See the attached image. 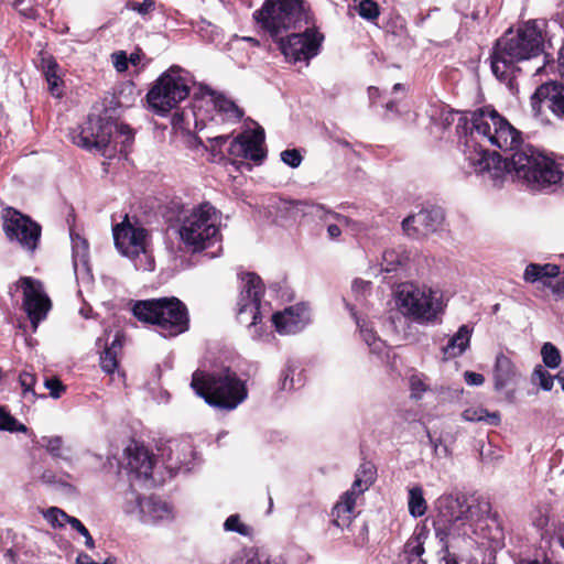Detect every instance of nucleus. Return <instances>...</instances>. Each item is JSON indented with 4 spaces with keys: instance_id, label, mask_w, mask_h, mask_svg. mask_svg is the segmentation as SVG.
Masks as SVG:
<instances>
[{
    "instance_id": "nucleus-9",
    "label": "nucleus",
    "mask_w": 564,
    "mask_h": 564,
    "mask_svg": "<svg viewBox=\"0 0 564 564\" xmlns=\"http://www.w3.org/2000/svg\"><path fill=\"white\" fill-rule=\"evenodd\" d=\"M122 138L123 147L130 145L134 139L133 130L126 123H118L109 118L88 116L86 122L77 133L73 134V142L86 150H105L113 139Z\"/></svg>"
},
{
    "instance_id": "nucleus-23",
    "label": "nucleus",
    "mask_w": 564,
    "mask_h": 564,
    "mask_svg": "<svg viewBox=\"0 0 564 564\" xmlns=\"http://www.w3.org/2000/svg\"><path fill=\"white\" fill-rule=\"evenodd\" d=\"M72 240V260L74 272L77 279L89 278L90 276V268H89V245L86 239H84L78 234L70 232Z\"/></svg>"
},
{
    "instance_id": "nucleus-4",
    "label": "nucleus",
    "mask_w": 564,
    "mask_h": 564,
    "mask_svg": "<svg viewBox=\"0 0 564 564\" xmlns=\"http://www.w3.org/2000/svg\"><path fill=\"white\" fill-rule=\"evenodd\" d=\"M544 39L535 21H528L517 32L509 30L495 44L490 55L492 74L500 82H510L519 69L517 63L543 52Z\"/></svg>"
},
{
    "instance_id": "nucleus-40",
    "label": "nucleus",
    "mask_w": 564,
    "mask_h": 564,
    "mask_svg": "<svg viewBox=\"0 0 564 564\" xmlns=\"http://www.w3.org/2000/svg\"><path fill=\"white\" fill-rule=\"evenodd\" d=\"M541 356L545 367L556 369L560 367L562 357L560 350L552 343H544L541 348Z\"/></svg>"
},
{
    "instance_id": "nucleus-44",
    "label": "nucleus",
    "mask_w": 564,
    "mask_h": 564,
    "mask_svg": "<svg viewBox=\"0 0 564 564\" xmlns=\"http://www.w3.org/2000/svg\"><path fill=\"white\" fill-rule=\"evenodd\" d=\"M296 367L292 362H288L285 368L281 372L280 389L283 391H290L295 388L294 373Z\"/></svg>"
},
{
    "instance_id": "nucleus-15",
    "label": "nucleus",
    "mask_w": 564,
    "mask_h": 564,
    "mask_svg": "<svg viewBox=\"0 0 564 564\" xmlns=\"http://www.w3.org/2000/svg\"><path fill=\"white\" fill-rule=\"evenodd\" d=\"M546 104L552 113L564 121V86L557 83L540 85L531 96V108L535 117L542 115V104Z\"/></svg>"
},
{
    "instance_id": "nucleus-38",
    "label": "nucleus",
    "mask_w": 564,
    "mask_h": 564,
    "mask_svg": "<svg viewBox=\"0 0 564 564\" xmlns=\"http://www.w3.org/2000/svg\"><path fill=\"white\" fill-rule=\"evenodd\" d=\"M554 379H556V376H552L541 365L535 366L533 369V372L531 375V382L533 384H538L544 391L552 390L553 384H554Z\"/></svg>"
},
{
    "instance_id": "nucleus-47",
    "label": "nucleus",
    "mask_w": 564,
    "mask_h": 564,
    "mask_svg": "<svg viewBox=\"0 0 564 564\" xmlns=\"http://www.w3.org/2000/svg\"><path fill=\"white\" fill-rule=\"evenodd\" d=\"M410 389L411 397L413 399H421L423 393L427 390V386L425 384L423 378L419 375H413L410 377Z\"/></svg>"
},
{
    "instance_id": "nucleus-33",
    "label": "nucleus",
    "mask_w": 564,
    "mask_h": 564,
    "mask_svg": "<svg viewBox=\"0 0 564 564\" xmlns=\"http://www.w3.org/2000/svg\"><path fill=\"white\" fill-rule=\"evenodd\" d=\"M408 508L409 513L413 518H420L425 514L427 503L423 495V489L420 485L413 486L409 489Z\"/></svg>"
},
{
    "instance_id": "nucleus-8",
    "label": "nucleus",
    "mask_w": 564,
    "mask_h": 564,
    "mask_svg": "<svg viewBox=\"0 0 564 564\" xmlns=\"http://www.w3.org/2000/svg\"><path fill=\"white\" fill-rule=\"evenodd\" d=\"M219 218L216 208L203 203L186 215L181 223V241L192 252H199L219 240Z\"/></svg>"
},
{
    "instance_id": "nucleus-35",
    "label": "nucleus",
    "mask_w": 564,
    "mask_h": 564,
    "mask_svg": "<svg viewBox=\"0 0 564 564\" xmlns=\"http://www.w3.org/2000/svg\"><path fill=\"white\" fill-rule=\"evenodd\" d=\"M39 444L41 447L45 448L54 459L70 462V459L63 454L64 441L62 436H42Z\"/></svg>"
},
{
    "instance_id": "nucleus-30",
    "label": "nucleus",
    "mask_w": 564,
    "mask_h": 564,
    "mask_svg": "<svg viewBox=\"0 0 564 564\" xmlns=\"http://www.w3.org/2000/svg\"><path fill=\"white\" fill-rule=\"evenodd\" d=\"M560 274V267L557 264L545 263H530L527 265L523 279L525 282L534 283L538 281H543L544 284H547L544 279L556 278Z\"/></svg>"
},
{
    "instance_id": "nucleus-37",
    "label": "nucleus",
    "mask_w": 564,
    "mask_h": 564,
    "mask_svg": "<svg viewBox=\"0 0 564 564\" xmlns=\"http://www.w3.org/2000/svg\"><path fill=\"white\" fill-rule=\"evenodd\" d=\"M43 517L55 529H62L66 523L70 525V520L74 518L57 507L48 508Z\"/></svg>"
},
{
    "instance_id": "nucleus-24",
    "label": "nucleus",
    "mask_w": 564,
    "mask_h": 564,
    "mask_svg": "<svg viewBox=\"0 0 564 564\" xmlns=\"http://www.w3.org/2000/svg\"><path fill=\"white\" fill-rule=\"evenodd\" d=\"M173 519V511L169 503L151 496L143 502V509L139 520L145 524H156Z\"/></svg>"
},
{
    "instance_id": "nucleus-60",
    "label": "nucleus",
    "mask_w": 564,
    "mask_h": 564,
    "mask_svg": "<svg viewBox=\"0 0 564 564\" xmlns=\"http://www.w3.org/2000/svg\"><path fill=\"white\" fill-rule=\"evenodd\" d=\"M532 522L535 528L540 530L544 529L549 523L547 513L542 510H538L536 516L532 518Z\"/></svg>"
},
{
    "instance_id": "nucleus-25",
    "label": "nucleus",
    "mask_w": 564,
    "mask_h": 564,
    "mask_svg": "<svg viewBox=\"0 0 564 564\" xmlns=\"http://www.w3.org/2000/svg\"><path fill=\"white\" fill-rule=\"evenodd\" d=\"M473 328L468 325L459 326L458 330L449 337L447 344L442 348L445 359H453L462 356L470 345Z\"/></svg>"
},
{
    "instance_id": "nucleus-59",
    "label": "nucleus",
    "mask_w": 564,
    "mask_h": 564,
    "mask_svg": "<svg viewBox=\"0 0 564 564\" xmlns=\"http://www.w3.org/2000/svg\"><path fill=\"white\" fill-rule=\"evenodd\" d=\"M552 538L556 540V542L564 550V521H558L553 524V534Z\"/></svg>"
},
{
    "instance_id": "nucleus-31",
    "label": "nucleus",
    "mask_w": 564,
    "mask_h": 564,
    "mask_svg": "<svg viewBox=\"0 0 564 564\" xmlns=\"http://www.w3.org/2000/svg\"><path fill=\"white\" fill-rule=\"evenodd\" d=\"M356 503L349 499H345L341 496L339 501L332 509V523L340 529L348 527L351 522V514L354 512Z\"/></svg>"
},
{
    "instance_id": "nucleus-63",
    "label": "nucleus",
    "mask_w": 564,
    "mask_h": 564,
    "mask_svg": "<svg viewBox=\"0 0 564 564\" xmlns=\"http://www.w3.org/2000/svg\"><path fill=\"white\" fill-rule=\"evenodd\" d=\"M327 236L329 239L335 240L341 236V229L337 224H329L327 226Z\"/></svg>"
},
{
    "instance_id": "nucleus-14",
    "label": "nucleus",
    "mask_w": 564,
    "mask_h": 564,
    "mask_svg": "<svg viewBox=\"0 0 564 564\" xmlns=\"http://www.w3.org/2000/svg\"><path fill=\"white\" fill-rule=\"evenodd\" d=\"M17 289L22 290V306L35 329L51 310V300L45 293L42 282L31 276L20 278Z\"/></svg>"
},
{
    "instance_id": "nucleus-18",
    "label": "nucleus",
    "mask_w": 564,
    "mask_h": 564,
    "mask_svg": "<svg viewBox=\"0 0 564 564\" xmlns=\"http://www.w3.org/2000/svg\"><path fill=\"white\" fill-rule=\"evenodd\" d=\"M292 209L295 213H301L303 216H313L323 221L330 219L336 220L339 225L347 227L355 234H360L367 230L368 226L359 220L351 219L345 215L335 213L328 209L326 206L317 203L306 200H293L291 203Z\"/></svg>"
},
{
    "instance_id": "nucleus-34",
    "label": "nucleus",
    "mask_w": 564,
    "mask_h": 564,
    "mask_svg": "<svg viewBox=\"0 0 564 564\" xmlns=\"http://www.w3.org/2000/svg\"><path fill=\"white\" fill-rule=\"evenodd\" d=\"M145 499L143 496H141L137 490H134L131 486L129 489L123 494V500H122V511L127 516H135L138 519L140 518V514L143 509V502H145Z\"/></svg>"
},
{
    "instance_id": "nucleus-56",
    "label": "nucleus",
    "mask_w": 564,
    "mask_h": 564,
    "mask_svg": "<svg viewBox=\"0 0 564 564\" xmlns=\"http://www.w3.org/2000/svg\"><path fill=\"white\" fill-rule=\"evenodd\" d=\"M356 476L358 478L362 477L366 481V484H373L376 479V471L373 469V466L370 464H362L358 468Z\"/></svg>"
},
{
    "instance_id": "nucleus-2",
    "label": "nucleus",
    "mask_w": 564,
    "mask_h": 564,
    "mask_svg": "<svg viewBox=\"0 0 564 564\" xmlns=\"http://www.w3.org/2000/svg\"><path fill=\"white\" fill-rule=\"evenodd\" d=\"M252 17L289 62H308L319 54L325 36L303 0H265Z\"/></svg>"
},
{
    "instance_id": "nucleus-41",
    "label": "nucleus",
    "mask_w": 564,
    "mask_h": 564,
    "mask_svg": "<svg viewBox=\"0 0 564 564\" xmlns=\"http://www.w3.org/2000/svg\"><path fill=\"white\" fill-rule=\"evenodd\" d=\"M224 530L226 532H235L242 536H250L252 528L241 522L239 514L229 516L224 522Z\"/></svg>"
},
{
    "instance_id": "nucleus-28",
    "label": "nucleus",
    "mask_w": 564,
    "mask_h": 564,
    "mask_svg": "<svg viewBox=\"0 0 564 564\" xmlns=\"http://www.w3.org/2000/svg\"><path fill=\"white\" fill-rule=\"evenodd\" d=\"M347 308L350 311L352 317L356 321V324L359 328V333L364 341L368 345L370 350L373 354H381L384 350V341L381 340L378 336L375 329L369 325L368 322L365 319H360L357 317L356 312L352 306H350L348 303L346 304Z\"/></svg>"
},
{
    "instance_id": "nucleus-1",
    "label": "nucleus",
    "mask_w": 564,
    "mask_h": 564,
    "mask_svg": "<svg viewBox=\"0 0 564 564\" xmlns=\"http://www.w3.org/2000/svg\"><path fill=\"white\" fill-rule=\"evenodd\" d=\"M456 133L464 144L463 152L471 172L487 175L495 187L511 177L532 191H540L563 177L557 164L533 147L518 148L521 133L494 108L459 113Z\"/></svg>"
},
{
    "instance_id": "nucleus-55",
    "label": "nucleus",
    "mask_w": 564,
    "mask_h": 564,
    "mask_svg": "<svg viewBox=\"0 0 564 564\" xmlns=\"http://www.w3.org/2000/svg\"><path fill=\"white\" fill-rule=\"evenodd\" d=\"M111 57H112L113 67L116 68L117 72L123 73L128 69V56H127L126 52H123V51L115 52L111 55Z\"/></svg>"
},
{
    "instance_id": "nucleus-16",
    "label": "nucleus",
    "mask_w": 564,
    "mask_h": 564,
    "mask_svg": "<svg viewBox=\"0 0 564 564\" xmlns=\"http://www.w3.org/2000/svg\"><path fill=\"white\" fill-rule=\"evenodd\" d=\"M264 142V130L257 126L252 131H245L237 135L229 144L230 155L240 156L253 162H262L265 156L262 148Z\"/></svg>"
},
{
    "instance_id": "nucleus-50",
    "label": "nucleus",
    "mask_w": 564,
    "mask_h": 564,
    "mask_svg": "<svg viewBox=\"0 0 564 564\" xmlns=\"http://www.w3.org/2000/svg\"><path fill=\"white\" fill-rule=\"evenodd\" d=\"M44 386H45L46 389L50 390V395L53 399H58L61 397L62 392L65 391V386L57 378H47V379H45Z\"/></svg>"
},
{
    "instance_id": "nucleus-12",
    "label": "nucleus",
    "mask_w": 564,
    "mask_h": 564,
    "mask_svg": "<svg viewBox=\"0 0 564 564\" xmlns=\"http://www.w3.org/2000/svg\"><path fill=\"white\" fill-rule=\"evenodd\" d=\"M241 291L238 300L237 319L241 325L251 328L262 319L261 297L264 293L262 280L256 273H246L241 276Z\"/></svg>"
},
{
    "instance_id": "nucleus-10",
    "label": "nucleus",
    "mask_w": 564,
    "mask_h": 564,
    "mask_svg": "<svg viewBox=\"0 0 564 564\" xmlns=\"http://www.w3.org/2000/svg\"><path fill=\"white\" fill-rule=\"evenodd\" d=\"M116 249L132 260L134 268L142 271L154 270V259L148 249L149 232L142 226L130 223L128 215L112 227Z\"/></svg>"
},
{
    "instance_id": "nucleus-51",
    "label": "nucleus",
    "mask_w": 564,
    "mask_h": 564,
    "mask_svg": "<svg viewBox=\"0 0 564 564\" xmlns=\"http://www.w3.org/2000/svg\"><path fill=\"white\" fill-rule=\"evenodd\" d=\"M41 69L45 78H47L51 75L58 74V64L52 56H42Z\"/></svg>"
},
{
    "instance_id": "nucleus-29",
    "label": "nucleus",
    "mask_w": 564,
    "mask_h": 564,
    "mask_svg": "<svg viewBox=\"0 0 564 564\" xmlns=\"http://www.w3.org/2000/svg\"><path fill=\"white\" fill-rule=\"evenodd\" d=\"M214 107L224 121L237 123L243 117V110L236 102L221 94L214 95Z\"/></svg>"
},
{
    "instance_id": "nucleus-43",
    "label": "nucleus",
    "mask_w": 564,
    "mask_h": 564,
    "mask_svg": "<svg viewBox=\"0 0 564 564\" xmlns=\"http://www.w3.org/2000/svg\"><path fill=\"white\" fill-rule=\"evenodd\" d=\"M118 354L105 348L100 354V367L106 373H113L118 368Z\"/></svg>"
},
{
    "instance_id": "nucleus-36",
    "label": "nucleus",
    "mask_w": 564,
    "mask_h": 564,
    "mask_svg": "<svg viewBox=\"0 0 564 564\" xmlns=\"http://www.w3.org/2000/svg\"><path fill=\"white\" fill-rule=\"evenodd\" d=\"M36 380L35 375L28 371H22L19 375V384L22 390L21 395L29 403H34L37 399V394L34 390Z\"/></svg>"
},
{
    "instance_id": "nucleus-11",
    "label": "nucleus",
    "mask_w": 564,
    "mask_h": 564,
    "mask_svg": "<svg viewBox=\"0 0 564 564\" xmlns=\"http://www.w3.org/2000/svg\"><path fill=\"white\" fill-rule=\"evenodd\" d=\"M189 95L187 72L171 66L164 72L147 94L150 107L159 115H165Z\"/></svg>"
},
{
    "instance_id": "nucleus-19",
    "label": "nucleus",
    "mask_w": 564,
    "mask_h": 564,
    "mask_svg": "<svg viewBox=\"0 0 564 564\" xmlns=\"http://www.w3.org/2000/svg\"><path fill=\"white\" fill-rule=\"evenodd\" d=\"M443 220V210L440 207H432L404 218L402 229L409 237L419 238L435 232Z\"/></svg>"
},
{
    "instance_id": "nucleus-5",
    "label": "nucleus",
    "mask_w": 564,
    "mask_h": 564,
    "mask_svg": "<svg viewBox=\"0 0 564 564\" xmlns=\"http://www.w3.org/2000/svg\"><path fill=\"white\" fill-rule=\"evenodd\" d=\"M191 387L207 404L220 410L236 409L248 395L245 382L229 368L213 372L196 371Z\"/></svg>"
},
{
    "instance_id": "nucleus-6",
    "label": "nucleus",
    "mask_w": 564,
    "mask_h": 564,
    "mask_svg": "<svg viewBox=\"0 0 564 564\" xmlns=\"http://www.w3.org/2000/svg\"><path fill=\"white\" fill-rule=\"evenodd\" d=\"M132 313L139 321L158 326L164 337H175L189 328L187 307L174 296L137 302Z\"/></svg>"
},
{
    "instance_id": "nucleus-46",
    "label": "nucleus",
    "mask_w": 564,
    "mask_h": 564,
    "mask_svg": "<svg viewBox=\"0 0 564 564\" xmlns=\"http://www.w3.org/2000/svg\"><path fill=\"white\" fill-rule=\"evenodd\" d=\"M281 160L284 164L295 169L299 167L302 163V155L296 149H288L281 152Z\"/></svg>"
},
{
    "instance_id": "nucleus-22",
    "label": "nucleus",
    "mask_w": 564,
    "mask_h": 564,
    "mask_svg": "<svg viewBox=\"0 0 564 564\" xmlns=\"http://www.w3.org/2000/svg\"><path fill=\"white\" fill-rule=\"evenodd\" d=\"M127 469L131 477L149 480L152 477L154 460L149 451L139 445L127 448Z\"/></svg>"
},
{
    "instance_id": "nucleus-54",
    "label": "nucleus",
    "mask_w": 564,
    "mask_h": 564,
    "mask_svg": "<svg viewBox=\"0 0 564 564\" xmlns=\"http://www.w3.org/2000/svg\"><path fill=\"white\" fill-rule=\"evenodd\" d=\"M48 85L50 93L55 97L62 96L63 79L58 74L51 75L45 78Z\"/></svg>"
},
{
    "instance_id": "nucleus-42",
    "label": "nucleus",
    "mask_w": 564,
    "mask_h": 564,
    "mask_svg": "<svg viewBox=\"0 0 564 564\" xmlns=\"http://www.w3.org/2000/svg\"><path fill=\"white\" fill-rule=\"evenodd\" d=\"M358 14L368 21H373L380 14L379 6L372 0H361L357 7Z\"/></svg>"
},
{
    "instance_id": "nucleus-13",
    "label": "nucleus",
    "mask_w": 564,
    "mask_h": 564,
    "mask_svg": "<svg viewBox=\"0 0 564 564\" xmlns=\"http://www.w3.org/2000/svg\"><path fill=\"white\" fill-rule=\"evenodd\" d=\"M2 219L8 239L15 240L25 250L34 252L41 238V226L12 207L3 209Z\"/></svg>"
},
{
    "instance_id": "nucleus-64",
    "label": "nucleus",
    "mask_w": 564,
    "mask_h": 564,
    "mask_svg": "<svg viewBox=\"0 0 564 564\" xmlns=\"http://www.w3.org/2000/svg\"><path fill=\"white\" fill-rule=\"evenodd\" d=\"M76 564H99V563L94 561L88 554L79 553L76 558Z\"/></svg>"
},
{
    "instance_id": "nucleus-48",
    "label": "nucleus",
    "mask_w": 564,
    "mask_h": 564,
    "mask_svg": "<svg viewBox=\"0 0 564 564\" xmlns=\"http://www.w3.org/2000/svg\"><path fill=\"white\" fill-rule=\"evenodd\" d=\"M70 527L76 530L80 535H83L85 538V545L89 549V550H93L95 547V541L93 539V536L90 535L89 531L87 530V528L82 523V521L77 518H73L70 520Z\"/></svg>"
},
{
    "instance_id": "nucleus-21",
    "label": "nucleus",
    "mask_w": 564,
    "mask_h": 564,
    "mask_svg": "<svg viewBox=\"0 0 564 564\" xmlns=\"http://www.w3.org/2000/svg\"><path fill=\"white\" fill-rule=\"evenodd\" d=\"M272 324L280 335H292L301 332L308 323L307 307L296 304L276 312L271 316Z\"/></svg>"
},
{
    "instance_id": "nucleus-58",
    "label": "nucleus",
    "mask_w": 564,
    "mask_h": 564,
    "mask_svg": "<svg viewBox=\"0 0 564 564\" xmlns=\"http://www.w3.org/2000/svg\"><path fill=\"white\" fill-rule=\"evenodd\" d=\"M464 379L468 386H481L485 382V377L474 371H465Z\"/></svg>"
},
{
    "instance_id": "nucleus-57",
    "label": "nucleus",
    "mask_w": 564,
    "mask_h": 564,
    "mask_svg": "<svg viewBox=\"0 0 564 564\" xmlns=\"http://www.w3.org/2000/svg\"><path fill=\"white\" fill-rule=\"evenodd\" d=\"M224 564H265L261 561L258 554H247L246 556H236L231 558L229 562Z\"/></svg>"
},
{
    "instance_id": "nucleus-3",
    "label": "nucleus",
    "mask_w": 564,
    "mask_h": 564,
    "mask_svg": "<svg viewBox=\"0 0 564 564\" xmlns=\"http://www.w3.org/2000/svg\"><path fill=\"white\" fill-rule=\"evenodd\" d=\"M434 535L440 564H458V552L474 541L476 522L490 511L487 500L468 503L460 492L444 494L435 501Z\"/></svg>"
},
{
    "instance_id": "nucleus-53",
    "label": "nucleus",
    "mask_w": 564,
    "mask_h": 564,
    "mask_svg": "<svg viewBox=\"0 0 564 564\" xmlns=\"http://www.w3.org/2000/svg\"><path fill=\"white\" fill-rule=\"evenodd\" d=\"M127 7L130 10L135 11L139 14L144 15V14L149 13L153 9L154 1L153 0H143V2L129 1Z\"/></svg>"
},
{
    "instance_id": "nucleus-7",
    "label": "nucleus",
    "mask_w": 564,
    "mask_h": 564,
    "mask_svg": "<svg viewBox=\"0 0 564 564\" xmlns=\"http://www.w3.org/2000/svg\"><path fill=\"white\" fill-rule=\"evenodd\" d=\"M395 302L404 317L421 325L434 324L444 312L441 291L425 284H399Z\"/></svg>"
},
{
    "instance_id": "nucleus-62",
    "label": "nucleus",
    "mask_w": 564,
    "mask_h": 564,
    "mask_svg": "<svg viewBox=\"0 0 564 564\" xmlns=\"http://www.w3.org/2000/svg\"><path fill=\"white\" fill-rule=\"evenodd\" d=\"M123 340H124L123 334L118 332L115 335V338L112 339L111 344L109 346H107L106 348L118 354L122 349Z\"/></svg>"
},
{
    "instance_id": "nucleus-32",
    "label": "nucleus",
    "mask_w": 564,
    "mask_h": 564,
    "mask_svg": "<svg viewBox=\"0 0 564 564\" xmlns=\"http://www.w3.org/2000/svg\"><path fill=\"white\" fill-rule=\"evenodd\" d=\"M462 417L467 422H484L492 426L499 425L501 421L499 412H489L480 405L465 409Z\"/></svg>"
},
{
    "instance_id": "nucleus-17",
    "label": "nucleus",
    "mask_w": 564,
    "mask_h": 564,
    "mask_svg": "<svg viewBox=\"0 0 564 564\" xmlns=\"http://www.w3.org/2000/svg\"><path fill=\"white\" fill-rule=\"evenodd\" d=\"M492 377L495 390L503 393V399L507 402L513 403L516 401V389L513 386L517 384L520 372L513 361L505 354L496 356Z\"/></svg>"
},
{
    "instance_id": "nucleus-61",
    "label": "nucleus",
    "mask_w": 564,
    "mask_h": 564,
    "mask_svg": "<svg viewBox=\"0 0 564 564\" xmlns=\"http://www.w3.org/2000/svg\"><path fill=\"white\" fill-rule=\"evenodd\" d=\"M370 289V282L355 279L351 284V290L356 295L364 294L366 291Z\"/></svg>"
},
{
    "instance_id": "nucleus-45",
    "label": "nucleus",
    "mask_w": 564,
    "mask_h": 564,
    "mask_svg": "<svg viewBox=\"0 0 564 564\" xmlns=\"http://www.w3.org/2000/svg\"><path fill=\"white\" fill-rule=\"evenodd\" d=\"M372 484H366L362 477H355L351 488L343 494L345 499H349L356 503V499L359 495L364 494Z\"/></svg>"
},
{
    "instance_id": "nucleus-27",
    "label": "nucleus",
    "mask_w": 564,
    "mask_h": 564,
    "mask_svg": "<svg viewBox=\"0 0 564 564\" xmlns=\"http://www.w3.org/2000/svg\"><path fill=\"white\" fill-rule=\"evenodd\" d=\"M409 259V253L402 246L387 248L382 253L381 271L387 273L399 272L406 267Z\"/></svg>"
},
{
    "instance_id": "nucleus-26",
    "label": "nucleus",
    "mask_w": 564,
    "mask_h": 564,
    "mask_svg": "<svg viewBox=\"0 0 564 564\" xmlns=\"http://www.w3.org/2000/svg\"><path fill=\"white\" fill-rule=\"evenodd\" d=\"M430 530L426 525H416L412 535L404 544V553L409 561L420 558L421 564H426V561L421 558L425 552L424 544L429 538Z\"/></svg>"
},
{
    "instance_id": "nucleus-39",
    "label": "nucleus",
    "mask_w": 564,
    "mask_h": 564,
    "mask_svg": "<svg viewBox=\"0 0 564 564\" xmlns=\"http://www.w3.org/2000/svg\"><path fill=\"white\" fill-rule=\"evenodd\" d=\"M0 430L10 433L20 432L28 433L29 429L25 424L19 422L8 411L0 406Z\"/></svg>"
},
{
    "instance_id": "nucleus-20",
    "label": "nucleus",
    "mask_w": 564,
    "mask_h": 564,
    "mask_svg": "<svg viewBox=\"0 0 564 564\" xmlns=\"http://www.w3.org/2000/svg\"><path fill=\"white\" fill-rule=\"evenodd\" d=\"M166 469L173 473L189 471L195 458V452L188 440L169 441L167 445L159 449Z\"/></svg>"
},
{
    "instance_id": "nucleus-52",
    "label": "nucleus",
    "mask_w": 564,
    "mask_h": 564,
    "mask_svg": "<svg viewBox=\"0 0 564 564\" xmlns=\"http://www.w3.org/2000/svg\"><path fill=\"white\" fill-rule=\"evenodd\" d=\"M41 481L51 487H62L68 486V484L64 482L62 479L57 478L56 474L50 469H46L42 473L40 477Z\"/></svg>"
},
{
    "instance_id": "nucleus-49",
    "label": "nucleus",
    "mask_w": 564,
    "mask_h": 564,
    "mask_svg": "<svg viewBox=\"0 0 564 564\" xmlns=\"http://www.w3.org/2000/svg\"><path fill=\"white\" fill-rule=\"evenodd\" d=\"M427 441L429 445L433 448L435 456L437 457H446L449 455V449L447 445H445L441 437H433L430 432H427Z\"/></svg>"
}]
</instances>
